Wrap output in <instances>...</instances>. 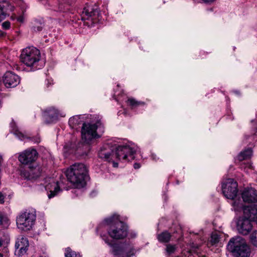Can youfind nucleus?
I'll list each match as a JSON object with an SVG mask.
<instances>
[{
  "label": "nucleus",
  "mask_w": 257,
  "mask_h": 257,
  "mask_svg": "<svg viewBox=\"0 0 257 257\" xmlns=\"http://www.w3.org/2000/svg\"><path fill=\"white\" fill-rule=\"evenodd\" d=\"M234 210L236 211H243L244 216L240 217L237 223V228L238 232L246 235L252 228L250 221L257 223V206L255 205L244 206L239 200H235L232 203Z\"/></svg>",
  "instance_id": "obj_1"
},
{
  "label": "nucleus",
  "mask_w": 257,
  "mask_h": 257,
  "mask_svg": "<svg viewBox=\"0 0 257 257\" xmlns=\"http://www.w3.org/2000/svg\"><path fill=\"white\" fill-rule=\"evenodd\" d=\"M138 150V147L134 144L119 146L116 148L115 152L103 147L98 152V157L106 161L112 160L113 158L122 161H131L135 159L134 154Z\"/></svg>",
  "instance_id": "obj_2"
},
{
  "label": "nucleus",
  "mask_w": 257,
  "mask_h": 257,
  "mask_svg": "<svg viewBox=\"0 0 257 257\" xmlns=\"http://www.w3.org/2000/svg\"><path fill=\"white\" fill-rule=\"evenodd\" d=\"M66 175L68 180L74 187L81 188L86 185L87 168L82 163H75L67 169Z\"/></svg>",
  "instance_id": "obj_3"
},
{
  "label": "nucleus",
  "mask_w": 257,
  "mask_h": 257,
  "mask_svg": "<svg viewBox=\"0 0 257 257\" xmlns=\"http://www.w3.org/2000/svg\"><path fill=\"white\" fill-rule=\"evenodd\" d=\"M109 236L114 239H121L126 237L128 228L126 225L120 221L118 215H114L104 220Z\"/></svg>",
  "instance_id": "obj_4"
},
{
  "label": "nucleus",
  "mask_w": 257,
  "mask_h": 257,
  "mask_svg": "<svg viewBox=\"0 0 257 257\" xmlns=\"http://www.w3.org/2000/svg\"><path fill=\"white\" fill-rule=\"evenodd\" d=\"M227 249L236 257H249L250 254V248L240 236L231 238L227 245Z\"/></svg>",
  "instance_id": "obj_5"
},
{
  "label": "nucleus",
  "mask_w": 257,
  "mask_h": 257,
  "mask_svg": "<svg viewBox=\"0 0 257 257\" xmlns=\"http://www.w3.org/2000/svg\"><path fill=\"white\" fill-rule=\"evenodd\" d=\"M21 62L33 70L40 69L38 63L41 59L40 51L34 47H28L24 49L20 56Z\"/></svg>",
  "instance_id": "obj_6"
},
{
  "label": "nucleus",
  "mask_w": 257,
  "mask_h": 257,
  "mask_svg": "<svg viewBox=\"0 0 257 257\" xmlns=\"http://www.w3.org/2000/svg\"><path fill=\"white\" fill-rule=\"evenodd\" d=\"M36 218V213L34 209H27L17 217V226L22 230H30L34 224Z\"/></svg>",
  "instance_id": "obj_7"
},
{
  "label": "nucleus",
  "mask_w": 257,
  "mask_h": 257,
  "mask_svg": "<svg viewBox=\"0 0 257 257\" xmlns=\"http://www.w3.org/2000/svg\"><path fill=\"white\" fill-rule=\"evenodd\" d=\"M101 125L99 122L96 123H83L81 128V139L84 143L86 144H91L94 140L99 138V135L97 132Z\"/></svg>",
  "instance_id": "obj_8"
},
{
  "label": "nucleus",
  "mask_w": 257,
  "mask_h": 257,
  "mask_svg": "<svg viewBox=\"0 0 257 257\" xmlns=\"http://www.w3.org/2000/svg\"><path fill=\"white\" fill-rule=\"evenodd\" d=\"M101 238L110 246L112 247V253L116 257H131L135 253V249L131 245H128L124 249L116 245H113L112 241L110 240L105 235H100Z\"/></svg>",
  "instance_id": "obj_9"
},
{
  "label": "nucleus",
  "mask_w": 257,
  "mask_h": 257,
  "mask_svg": "<svg viewBox=\"0 0 257 257\" xmlns=\"http://www.w3.org/2000/svg\"><path fill=\"white\" fill-rule=\"evenodd\" d=\"M99 12L97 8H92L87 5L83 9L81 14L82 20L85 21V20L90 21V23L85 22L86 25L88 26H91L93 24L96 23L97 19L99 17Z\"/></svg>",
  "instance_id": "obj_10"
},
{
  "label": "nucleus",
  "mask_w": 257,
  "mask_h": 257,
  "mask_svg": "<svg viewBox=\"0 0 257 257\" xmlns=\"http://www.w3.org/2000/svg\"><path fill=\"white\" fill-rule=\"evenodd\" d=\"M237 183L233 179H227L222 183V192L227 198L233 199L237 194Z\"/></svg>",
  "instance_id": "obj_11"
},
{
  "label": "nucleus",
  "mask_w": 257,
  "mask_h": 257,
  "mask_svg": "<svg viewBox=\"0 0 257 257\" xmlns=\"http://www.w3.org/2000/svg\"><path fill=\"white\" fill-rule=\"evenodd\" d=\"M38 153L35 149H29L20 154L19 161L24 165H31L35 162L38 157Z\"/></svg>",
  "instance_id": "obj_12"
},
{
  "label": "nucleus",
  "mask_w": 257,
  "mask_h": 257,
  "mask_svg": "<svg viewBox=\"0 0 257 257\" xmlns=\"http://www.w3.org/2000/svg\"><path fill=\"white\" fill-rule=\"evenodd\" d=\"M3 82L7 87H14L19 84L20 79L17 75L7 71L3 76Z\"/></svg>",
  "instance_id": "obj_13"
},
{
  "label": "nucleus",
  "mask_w": 257,
  "mask_h": 257,
  "mask_svg": "<svg viewBox=\"0 0 257 257\" xmlns=\"http://www.w3.org/2000/svg\"><path fill=\"white\" fill-rule=\"evenodd\" d=\"M45 189L47 191L49 198L54 197L60 190L58 182L53 179L49 178L46 181Z\"/></svg>",
  "instance_id": "obj_14"
},
{
  "label": "nucleus",
  "mask_w": 257,
  "mask_h": 257,
  "mask_svg": "<svg viewBox=\"0 0 257 257\" xmlns=\"http://www.w3.org/2000/svg\"><path fill=\"white\" fill-rule=\"evenodd\" d=\"M29 245V241L27 238L22 237L18 239L15 244V252L19 256H22L25 254Z\"/></svg>",
  "instance_id": "obj_15"
},
{
  "label": "nucleus",
  "mask_w": 257,
  "mask_h": 257,
  "mask_svg": "<svg viewBox=\"0 0 257 257\" xmlns=\"http://www.w3.org/2000/svg\"><path fill=\"white\" fill-rule=\"evenodd\" d=\"M41 173L40 167L37 165L34 166L33 165L29 166L27 170L21 172L22 175L29 180L37 178L40 175Z\"/></svg>",
  "instance_id": "obj_16"
},
{
  "label": "nucleus",
  "mask_w": 257,
  "mask_h": 257,
  "mask_svg": "<svg viewBox=\"0 0 257 257\" xmlns=\"http://www.w3.org/2000/svg\"><path fill=\"white\" fill-rule=\"evenodd\" d=\"M241 196L244 202L249 203L257 201V191L253 188L244 189Z\"/></svg>",
  "instance_id": "obj_17"
},
{
  "label": "nucleus",
  "mask_w": 257,
  "mask_h": 257,
  "mask_svg": "<svg viewBox=\"0 0 257 257\" xmlns=\"http://www.w3.org/2000/svg\"><path fill=\"white\" fill-rule=\"evenodd\" d=\"M60 115L59 111L54 107H50L44 111L43 117L47 123L56 120Z\"/></svg>",
  "instance_id": "obj_18"
},
{
  "label": "nucleus",
  "mask_w": 257,
  "mask_h": 257,
  "mask_svg": "<svg viewBox=\"0 0 257 257\" xmlns=\"http://www.w3.org/2000/svg\"><path fill=\"white\" fill-rule=\"evenodd\" d=\"M171 235L168 231H164L159 234L157 236L158 240L162 243L168 242L171 239Z\"/></svg>",
  "instance_id": "obj_19"
},
{
  "label": "nucleus",
  "mask_w": 257,
  "mask_h": 257,
  "mask_svg": "<svg viewBox=\"0 0 257 257\" xmlns=\"http://www.w3.org/2000/svg\"><path fill=\"white\" fill-rule=\"evenodd\" d=\"M252 151L250 148H248L246 150L240 152L238 156V159L240 161H243L245 159H248L252 156Z\"/></svg>",
  "instance_id": "obj_20"
},
{
  "label": "nucleus",
  "mask_w": 257,
  "mask_h": 257,
  "mask_svg": "<svg viewBox=\"0 0 257 257\" xmlns=\"http://www.w3.org/2000/svg\"><path fill=\"white\" fill-rule=\"evenodd\" d=\"M11 127L12 128V132L14 133V134L18 137L21 140H24L28 138L26 135L20 132L17 128H16L14 122H12Z\"/></svg>",
  "instance_id": "obj_21"
},
{
  "label": "nucleus",
  "mask_w": 257,
  "mask_h": 257,
  "mask_svg": "<svg viewBox=\"0 0 257 257\" xmlns=\"http://www.w3.org/2000/svg\"><path fill=\"white\" fill-rule=\"evenodd\" d=\"M0 3L2 5H3V10L6 12V15L8 11L12 12L15 9L14 6H12L9 2L4 1L0 2Z\"/></svg>",
  "instance_id": "obj_22"
},
{
  "label": "nucleus",
  "mask_w": 257,
  "mask_h": 257,
  "mask_svg": "<svg viewBox=\"0 0 257 257\" xmlns=\"http://www.w3.org/2000/svg\"><path fill=\"white\" fill-rule=\"evenodd\" d=\"M81 120L79 115H76L71 117L69 120V125L74 127L80 123Z\"/></svg>",
  "instance_id": "obj_23"
},
{
  "label": "nucleus",
  "mask_w": 257,
  "mask_h": 257,
  "mask_svg": "<svg viewBox=\"0 0 257 257\" xmlns=\"http://www.w3.org/2000/svg\"><path fill=\"white\" fill-rule=\"evenodd\" d=\"M127 103L128 105L131 107L132 108H136L139 105H144L145 104L144 102L138 101L133 98H128L127 99Z\"/></svg>",
  "instance_id": "obj_24"
},
{
  "label": "nucleus",
  "mask_w": 257,
  "mask_h": 257,
  "mask_svg": "<svg viewBox=\"0 0 257 257\" xmlns=\"http://www.w3.org/2000/svg\"><path fill=\"white\" fill-rule=\"evenodd\" d=\"M65 256V257H80L79 253H76L69 247L66 248Z\"/></svg>",
  "instance_id": "obj_25"
},
{
  "label": "nucleus",
  "mask_w": 257,
  "mask_h": 257,
  "mask_svg": "<svg viewBox=\"0 0 257 257\" xmlns=\"http://www.w3.org/2000/svg\"><path fill=\"white\" fill-rule=\"evenodd\" d=\"M43 27V24L38 21H35L33 23L32 29L35 32H40L42 31Z\"/></svg>",
  "instance_id": "obj_26"
},
{
  "label": "nucleus",
  "mask_w": 257,
  "mask_h": 257,
  "mask_svg": "<svg viewBox=\"0 0 257 257\" xmlns=\"http://www.w3.org/2000/svg\"><path fill=\"white\" fill-rule=\"evenodd\" d=\"M250 240L252 244L257 247V231H253L250 235Z\"/></svg>",
  "instance_id": "obj_27"
},
{
  "label": "nucleus",
  "mask_w": 257,
  "mask_h": 257,
  "mask_svg": "<svg viewBox=\"0 0 257 257\" xmlns=\"http://www.w3.org/2000/svg\"><path fill=\"white\" fill-rule=\"evenodd\" d=\"M177 248V246L176 245L172 244H167L166 247V251L167 252L170 254L175 252Z\"/></svg>",
  "instance_id": "obj_28"
},
{
  "label": "nucleus",
  "mask_w": 257,
  "mask_h": 257,
  "mask_svg": "<svg viewBox=\"0 0 257 257\" xmlns=\"http://www.w3.org/2000/svg\"><path fill=\"white\" fill-rule=\"evenodd\" d=\"M68 5L66 4H62L61 3H59L58 5V8L57 9L55 10L56 11H58L59 12H64L66 10H68Z\"/></svg>",
  "instance_id": "obj_29"
},
{
  "label": "nucleus",
  "mask_w": 257,
  "mask_h": 257,
  "mask_svg": "<svg viewBox=\"0 0 257 257\" xmlns=\"http://www.w3.org/2000/svg\"><path fill=\"white\" fill-rule=\"evenodd\" d=\"M219 241V237L218 234L214 233L212 234L211 236L210 241L212 244H214L218 242Z\"/></svg>",
  "instance_id": "obj_30"
},
{
  "label": "nucleus",
  "mask_w": 257,
  "mask_h": 257,
  "mask_svg": "<svg viewBox=\"0 0 257 257\" xmlns=\"http://www.w3.org/2000/svg\"><path fill=\"white\" fill-rule=\"evenodd\" d=\"M10 23L9 21H6L2 24V27L4 29H9L10 27Z\"/></svg>",
  "instance_id": "obj_31"
},
{
  "label": "nucleus",
  "mask_w": 257,
  "mask_h": 257,
  "mask_svg": "<svg viewBox=\"0 0 257 257\" xmlns=\"http://www.w3.org/2000/svg\"><path fill=\"white\" fill-rule=\"evenodd\" d=\"M5 195L2 192H0V203L3 204L4 203Z\"/></svg>",
  "instance_id": "obj_32"
},
{
  "label": "nucleus",
  "mask_w": 257,
  "mask_h": 257,
  "mask_svg": "<svg viewBox=\"0 0 257 257\" xmlns=\"http://www.w3.org/2000/svg\"><path fill=\"white\" fill-rule=\"evenodd\" d=\"M17 20L19 22L22 23L24 22V18L23 16H20L18 18Z\"/></svg>",
  "instance_id": "obj_33"
},
{
  "label": "nucleus",
  "mask_w": 257,
  "mask_h": 257,
  "mask_svg": "<svg viewBox=\"0 0 257 257\" xmlns=\"http://www.w3.org/2000/svg\"><path fill=\"white\" fill-rule=\"evenodd\" d=\"M114 159V158H113L112 160H110L109 162H112L113 163V166L114 167H117L118 163H115V162H114V161H113Z\"/></svg>",
  "instance_id": "obj_34"
},
{
  "label": "nucleus",
  "mask_w": 257,
  "mask_h": 257,
  "mask_svg": "<svg viewBox=\"0 0 257 257\" xmlns=\"http://www.w3.org/2000/svg\"><path fill=\"white\" fill-rule=\"evenodd\" d=\"M134 168H135L136 169H139V168H140V164H139V163H135V164H134Z\"/></svg>",
  "instance_id": "obj_35"
},
{
  "label": "nucleus",
  "mask_w": 257,
  "mask_h": 257,
  "mask_svg": "<svg viewBox=\"0 0 257 257\" xmlns=\"http://www.w3.org/2000/svg\"><path fill=\"white\" fill-rule=\"evenodd\" d=\"M205 3H211L214 2L215 0H202Z\"/></svg>",
  "instance_id": "obj_36"
},
{
  "label": "nucleus",
  "mask_w": 257,
  "mask_h": 257,
  "mask_svg": "<svg viewBox=\"0 0 257 257\" xmlns=\"http://www.w3.org/2000/svg\"><path fill=\"white\" fill-rule=\"evenodd\" d=\"M6 35V33L2 31H0V37H4Z\"/></svg>",
  "instance_id": "obj_37"
},
{
  "label": "nucleus",
  "mask_w": 257,
  "mask_h": 257,
  "mask_svg": "<svg viewBox=\"0 0 257 257\" xmlns=\"http://www.w3.org/2000/svg\"><path fill=\"white\" fill-rule=\"evenodd\" d=\"M3 244V240L0 238V247Z\"/></svg>",
  "instance_id": "obj_38"
},
{
  "label": "nucleus",
  "mask_w": 257,
  "mask_h": 257,
  "mask_svg": "<svg viewBox=\"0 0 257 257\" xmlns=\"http://www.w3.org/2000/svg\"><path fill=\"white\" fill-rule=\"evenodd\" d=\"M39 257H48V256L45 254H44L43 255H40Z\"/></svg>",
  "instance_id": "obj_39"
},
{
  "label": "nucleus",
  "mask_w": 257,
  "mask_h": 257,
  "mask_svg": "<svg viewBox=\"0 0 257 257\" xmlns=\"http://www.w3.org/2000/svg\"><path fill=\"white\" fill-rule=\"evenodd\" d=\"M0 257H3V255L2 253H0Z\"/></svg>",
  "instance_id": "obj_40"
},
{
  "label": "nucleus",
  "mask_w": 257,
  "mask_h": 257,
  "mask_svg": "<svg viewBox=\"0 0 257 257\" xmlns=\"http://www.w3.org/2000/svg\"><path fill=\"white\" fill-rule=\"evenodd\" d=\"M136 236V234H135L134 235V237H135Z\"/></svg>",
  "instance_id": "obj_41"
}]
</instances>
